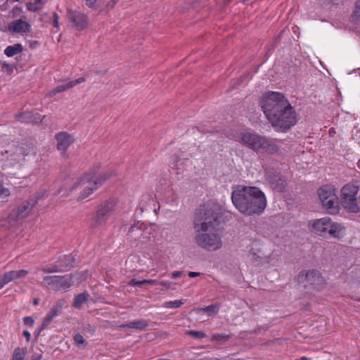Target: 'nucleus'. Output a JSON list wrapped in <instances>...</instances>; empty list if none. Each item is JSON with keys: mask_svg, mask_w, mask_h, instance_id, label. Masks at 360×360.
<instances>
[{"mask_svg": "<svg viewBox=\"0 0 360 360\" xmlns=\"http://www.w3.org/2000/svg\"><path fill=\"white\" fill-rule=\"evenodd\" d=\"M187 334L196 339H202L205 337V333L202 331L190 330Z\"/></svg>", "mask_w": 360, "mask_h": 360, "instance_id": "obj_35", "label": "nucleus"}, {"mask_svg": "<svg viewBox=\"0 0 360 360\" xmlns=\"http://www.w3.org/2000/svg\"><path fill=\"white\" fill-rule=\"evenodd\" d=\"M299 281H307L309 285H313L314 288L321 290L325 285V280L321 273L316 270H309L308 271H301L298 274Z\"/></svg>", "mask_w": 360, "mask_h": 360, "instance_id": "obj_10", "label": "nucleus"}, {"mask_svg": "<svg viewBox=\"0 0 360 360\" xmlns=\"http://www.w3.org/2000/svg\"><path fill=\"white\" fill-rule=\"evenodd\" d=\"M34 305H38L39 304V299H34L33 301Z\"/></svg>", "mask_w": 360, "mask_h": 360, "instance_id": "obj_54", "label": "nucleus"}, {"mask_svg": "<svg viewBox=\"0 0 360 360\" xmlns=\"http://www.w3.org/2000/svg\"><path fill=\"white\" fill-rule=\"evenodd\" d=\"M59 266L54 265L51 267H44L42 269V271L46 274H51V273H55L60 271Z\"/></svg>", "mask_w": 360, "mask_h": 360, "instance_id": "obj_39", "label": "nucleus"}, {"mask_svg": "<svg viewBox=\"0 0 360 360\" xmlns=\"http://www.w3.org/2000/svg\"><path fill=\"white\" fill-rule=\"evenodd\" d=\"M143 223L141 221H136L131 225L127 233V239L131 241L139 242L140 241L142 228Z\"/></svg>", "mask_w": 360, "mask_h": 360, "instance_id": "obj_19", "label": "nucleus"}, {"mask_svg": "<svg viewBox=\"0 0 360 360\" xmlns=\"http://www.w3.org/2000/svg\"><path fill=\"white\" fill-rule=\"evenodd\" d=\"M330 2H334V0H329Z\"/></svg>", "mask_w": 360, "mask_h": 360, "instance_id": "obj_58", "label": "nucleus"}, {"mask_svg": "<svg viewBox=\"0 0 360 360\" xmlns=\"http://www.w3.org/2000/svg\"><path fill=\"white\" fill-rule=\"evenodd\" d=\"M72 277L70 275L46 276L41 285L46 288L59 291L66 290L71 286Z\"/></svg>", "mask_w": 360, "mask_h": 360, "instance_id": "obj_9", "label": "nucleus"}, {"mask_svg": "<svg viewBox=\"0 0 360 360\" xmlns=\"http://www.w3.org/2000/svg\"><path fill=\"white\" fill-rule=\"evenodd\" d=\"M141 232L142 233L139 243H146L150 241L152 237V228L143 224Z\"/></svg>", "mask_w": 360, "mask_h": 360, "instance_id": "obj_27", "label": "nucleus"}, {"mask_svg": "<svg viewBox=\"0 0 360 360\" xmlns=\"http://www.w3.org/2000/svg\"><path fill=\"white\" fill-rule=\"evenodd\" d=\"M230 338L229 335H222V334H214L212 337V340H227Z\"/></svg>", "mask_w": 360, "mask_h": 360, "instance_id": "obj_37", "label": "nucleus"}, {"mask_svg": "<svg viewBox=\"0 0 360 360\" xmlns=\"http://www.w3.org/2000/svg\"><path fill=\"white\" fill-rule=\"evenodd\" d=\"M200 275V273H199V272L190 271L188 273V276L190 278H195V277L199 276Z\"/></svg>", "mask_w": 360, "mask_h": 360, "instance_id": "obj_48", "label": "nucleus"}, {"mask_svg": "<svg viewBox=\"0 0 360 360\" xmlns=\"http://www.w3.org/2000/svg\"><path fill=\"white\" fill-rule=\"evenodd\" d=\"M144 284L156 285L158 281L156 280H143Z\"/></svg>", "mask_w": 360, "mask_h": 360, "instance_id": "obj_46", "label": "nucleus"}, {"mask_svg": "<svg viewBox=\"0 0 360 360\" xmlns=\"http://www.w3.org/2000/svg\"><path fill=\"white\" fill-rule=\"evenodd\" d=\"M231 201L234 207L246 216L259 215L267 205L264 193L256 186H233Z\"/></svg>", "mask_w": 360, "mask_h": 360, "instance_id": "obj_2", "label": "nucleus"}, {"mask_svg": "<svg viewBox=\"0 0 360 360\" xmlns=\"http://www.w3.org/2000/svg\"><path fill=\"white\" fill-rule=\"evenodd\" d=\"M89 295L87 292H82L77 295L73 302V307L79 309L82 304L87 302Z\"/></svg>", "mask_w": 360, "mask_h": 360, "instance_id": "obj_28", "label": "nucleus"}, {"mask_svg": "<svg viewBox=\"0 0 360 360\" xmlns=\"http://www.w3.org/2000/svg\"><path fill=\"white\" fill-rule=\"evenodd\" d=\"M184 304V302L179 300L166 302L163 304V307L175 309L180 307Z\"/></svg>", "mask_w": 360, "mask_h": 360, "instance_id": "obj_33", "label": "nucleus"}, {"mask_svg": "<svg viewBox=\"0 0 360 360\" xmlns=\"http://www.w3.org/2000/svg\"><path fill=\"white\" fill-rule=\"evenodd\" d=\"M26 6L28 11L32 12H37L41 9V8L37 6L36 4H33L31 2L27 3Z\"/></svg>", "mask_w": 360, "mask_h": 360, "instance_id": "obj_40", "label": "nucleus"}, {"mask_svg": "<svg viewBox=\"0 0 360 360\" xmlns=\"http://www.w3.org/2000/svg\"><path fill=\"white\" fill-rule=\"evenodd\" d=\"M74 338V340L75 342V343L77 345H82V344H85L86 345V342L84 340V338H83V336L79 334V333H77L74 335L73 337Z\"/></svg>", "mask_w": 360, "mask_h": 360, "instance_id": "obj_38", "label": "nucleus"}, {"mask_svg": "<svg viewBox=\"0 0 360 360\" xmlns=\"http://www.w3.org/2000/svg\"><path fill=\"white\" fill-rule=\"evenodd\" d=\"M28 274L27 270L20 269L17 271H13V274L15 279L25 278Z\"/></svg>", "mask_w": 360, "mask_h": 360, "instance_id": "obj_36", "label": "nucleus"}, {"mask_svg": "<svg viewBox=\"0 0 360 360\" xmlns=\"http://www.w3.org/2000/svg\"><path fill=\"white\" fill-rule=\"evenodd\" d=\"M300 360H309V359L305 356H302L300 358Z\"/></svg>", "mask_w": 360, "mask_h": 360, "instance_id": "obj_56", "label": "nucleus"}, {"mask_svg": "<svg viewBox=\"0 0 360 360\" xmlns=\"http://www.w3.org/2000/svg\"><path fill=\"white\" fill-rule=\"evenodd\" d=\"M27 353L26 348L16 347L12 356V360H24Z\"/></svg>", "mask_w": 360, "mask_h": 360, "instance_id": "obj_31", "label": "nucleus"}, {"mask_svg": "<svg viewBox=\"0 0 360 360\" xmlns=\"http://www.w3.org/2000/svg\"><path fill=\"white\" fill-rule=\"evenodd\" d=\"M322 206L328 213L336 214L340 211V205L335 188L332 185H324L318 191Z\"/></svg>", "mask_w": 360, "mask_h": 360, "instance_id": "obj_6", "label": "nucleus"}, {"mask_svg": "<svg viewBox=\"0 0 360 360\" xmlns=\"http://www.w3.org/2000/svg\"><path fill=\"white\" fill-rule=\"evenodd\" d=\"M220 209L217 204L207 202L200 205L195 212L193 226L196 232V244L207 250L214 251L221 248L222 240L218 226Z\"/></svg>", "mask_w": 360, "mask_h": 360, "instance_id": "obj_1", "label": "nucleus"}, {"mask_svg": "<svg viewBox=\"0 0 360 360\" xmlns=\"http://www.w3.org/2000/svg\"><path fill=\"white\" fill-rule=\"evenodd\" d=\"M58 20H59V16H58V15L56 13H53V21H52V23H53V25L55 27L58 28V27H59V22H58Z\"/></svg>", "mask_w": 360, "mask_h": 360, "instance_id": "obj_43", "label": "nucleus"}, {"mask_svg": "<svg viewBox=\"0 0 360 360\" xmlns=\"http://www.w3.org/2000/svg\"><path fill=\"white\" fill-rule=\"evenodd\" d=\"M117 3V0L109 1L106 4V8L108 10L112 9V8H114V6L116 5Z\"/></svg>", "mask_w": 360, "mask_h": 360, "instance_id": "obj_44", "label": "nucleus"}, {"mask_svg": "<svg viewBox=\"0 0 360 360\" xmlns=\"http://www.w3.org/2000/svg\"><path fill=\"white\" fill-rule=\"evenodd\" d=\"M144 284V283L142 281H137V285L136 286H141V285Z\"/></svg>", "mask_w": 360, "mask_h": 360, "instance_id": "obj_53", "label": "nucleus"}, {"mask_svg": "<svg viewBox=\"0 0 360 360\" xmlns=\"http://www.w3.org/2000/svg\"><path fill=\"white\" fill-rule=\"evenodd\" d=\"M328 233L330 237L340 239L345 235V227L342 224L331 220Z\"/></svg>", "mask_w": 360, "mask_h": 360, "instance_id": "obj_22", "label": "nucleus"}, {"mask_svg": "<svg viewBox=\"0 0 360 360\" xmlns=\"http://www.w3.org/2000/svg\"><path fill=\"white\" fill-rule=\"evenodd\" d=\"M182 274V272L181 271H174L172 273V277L173 278H177L179 277H180Z\"/></svg>", "mask_w": 360, "mask_h": 360, "instance_id": "obj_45", "label": "nucleus"}, {"mask_svg": "<svg viewBox=\"0 0 360 360\" xmlns=\"http://www.w3.org/2000/svg\"><path fill=\"white\" fill-rule=\"evenodd\" d=\"M206 360H209L208 359H207Z\"/></svg>", "mask_w": 360, "mask_h": 360, "instance_id": "obj_60", "label": "nucleus"}, {"mask_svg": "<svg viewBox=\"0 0 360 360\" xmlns=\"http://www.w3.org/2000/svg\"><path fill=\"white\" fill-rule=\"evenodd\" d=\"M330 222L331 219L326 217L309 221V226L311 232L319 236H323L328 233Z\"/></svg>", "mask_w": 360, "mask_h": 360, "instance_id": "obj_14", "label": "nucleus"}, {"mask_svg": "<svg viewBox=\"0 0 360 360\" xmlns=\"http://www.w3.org/2000/svg\"><path fill=\"white\" fill-rule=\"evenodd\" d=\"M115 206L116 202L114 200H108L101 203L93 218L91 226L96 227L105 224L114 212Z\"/></svg>", "mask_w": 360, "mask_h": 360, "instance_id": "obj_8", "label": "nucleus"}, {"mask_svg": "<svg viewBox=\"0 0 360 360\" xmlns=\"http://www.w3.org/2000/svg\"><path fill=\"white\" fill-rule=\"evenodd\" d=\"M35 1L37 3H39V4H44V0H35Z\"/></svg>", "mask_w": 360, "mask_h": 360, "instance_id": "obj_55", "label": "nucleus"}, {"mask_svg": "<svg viewBox=\"0 0 360 360\" xmlns=\"http://www.w3.org/2000/svg\"><path fill=\"white\" fill-rule=\"evenodd\" d=\"M359 190V187L353 183H348L341 188V205L348 212L358 213L360 211L357 198Z\"/></svg>", "mask_w": 360, "mask_h": 360, "instance_id": "obj_5", "label": "nucleus"}, {"mask_svg": "<svg viewBox=\"0 0 360 360\" xmlns=\"http://www.w3.org/2000/svg\"><path fill=\"white\" fill-rule=\"evenodd\" d=\"M67 17L72 23L73 27L77 30L81 31L87 28L89 25L88 16L77 10L68 9Z\"/></svg>", "mask_w": 360, "mask_h": 360, "instance_id": "obj_13", "label": "nucleus"}, {"mask_svg": "<svg viewBox=\"0 0 360 360\" xmlns=\"http://www.w3.org/2000/svg\"><path fill=\"white\" fill-rule=\"evenodd\" d=\"M359 301L360 302V299L359 300Z\"/></svg>", "mask_w": 360, "mask_h": 360, "instance_id": "obj_59", "label": "nucleus"}, {"mask_svg": "<svg viewBox=\"0 0 360 360\" xmlns=\"http://www.w3.org/2000/svg\"><path fill=\"white\" fill-rule=\"evenodd\" d=\"M219 309V304H214L209 305L203 308H198L197 311L198 312L207 313L209 316L216 315L218 313Z\"/></svg>", "mask_w": 360, "mask_h": 360, "instance_id": "obj_30", "label": "nucleus"}, {"mask_svg": "<svg viewBox=\"0 0 360 360\" xmlns=\"http://www.w3.org/2000/svg\"><path fill=\"white\" fill-rule=\"evenodd\" d=\"M15 280L14 276L13 274V271H10L8 272H6L2 278H1V288L8 283L9 282Z\"/></svg>", "mask_w": 360, "mask_h": 360, "instance_id": "obj_34", "label": "nucleus"}, {"mask_svg": "<svg viewBox=\"0 0 360 360\" xmlns=\"http://www.w3.org/2000/svg\"><path fill=\"white\" fill-rule=\"evenodd\" d=\"M22 334L26 338V340L27 342H29L30 340V338H31V335H30V332L27 330H24Z\"/></svg>", "mask_w": 360, "mask_h": 360, "instance_id": "obj_49", "label": "nucleus"}, {"mask_svg": "<svg viewBox=\"0 0 360 360\" xmlns=\"http://www.w3.org/2000/svg\"><path fill=\"white\" fill-rule=\"evenodd\" d=\"M11 193L8 189L1 188V202L4 201L6 198H8L10 195ZM7 201V200H5Z\"/></svg>", "mask_w": 360, "mask_h": 360, "instance_id": "obj_41", "label": "nucleus"}, {"mask_svg": "<svg viewBox=\"0 0 360 360\" xmlns=\"http://www.w3.org/2000/svg\"><path fill=\"white\" fill-rule=\"evenodd\" d=\"M60 307L56 305L53 307L50 311L46 314V317L44 318L39 330H44L49 323L51 322V321L58 315L59 309Z\"/></svg>", "mask_w": 360, "mask_h": 360, "instance_id": "obj_24", "label": "nucleus"}, {"mask_svg": "<svg viewBox=\"0 0 360 360\" xmlns=\"http://www.w3.org/2000/svg\"><path fill=\"white\" fill-rule=\"evenodd\" d=\"M23 47L21 44H15L12 46H7L4 50V54L8 57H13L17 54L21 53Z\"/></svg>", "mask_w": 360, "mask_h": 360, "instance_id": "obj_26", "label": "nucleus"}, {"mask_svg": "<svg viewBox=\"0 0 360 360\" xmlns=\"http://www.w3.org/2000/svg\"><path fill=\"white\" fill-rule=\"evenodd\" d=\"M153 202L154 200L153 196L149 193H145L141 196L137 209H139L142 213L148 208V207L150 206V204Z\"/></svg>", "mask_w": 360, "mask_h": 360, "instance_id": "obj_25", "label": "nucleus"}, {"mask_svg": "<svg viewBox=\"0 0 360 360\" xmlns=\"http://www.w3.org/2000/svg\"><path fill=\"white\" fill-rule=\"evenodd\" d=\"M85 80H86V79L84 77H79L75 80L68 82L66 84L58 85L56 87H55L53 89H52L49 93V96L50 97H52L58 93L65 91L69 89L72 88L73 86H76L77 84H81V83L85 82Z\"/></svg>", "mask_w": 360, "mask_h": 360, "instance_id": "obj_21", "label": "nucleus"}, {"mask_svg": "<svg viewBox=\"0 0 360 360\" xmlns=\"http://www.w3.org/2000/svg\"><path fill=\"white\" fill-rule=\"evenodd\" d=\"M99 166L94 168L89 173H87L77 184L78 185H85V187L79 197V200H83L91 194L94 191L98 189L103 182L115 176V170H109L104 174H98Z\"/></svg>", "mask_w": 360, "mask_h": 360, "instance_id": "obj_3", "label": "nucleus"}, {"mask_svg": "<svg viewBox=\"0 0 360 360\" xmlns=\"http://www.w3.org/2000/svg\"><path fill=\"white\" fill-rule=\"evenodd\" d=\"M262 136L250 131L241 132L238 136V141L253 151L259 152V146Z\"/></svg>", "mask_w": 360, "mask_h": 360, "instance_id": "obj_11", "label": "nucleus"}, {"mask_svg": "<svg viewBox=\"0 0 360 360\" xmlns=\"http://www.w3.org/2000/svg\"><path fill=\"white\" fill-rule=\"evenodd\" d=\"M129 285L130 286H136L137 285V281L136 279H131L129 283Z\"/></svg>", "mask_w": 360, "mask_h": 360, "instance_id": "obj_52", "label": "nucleus"}, {"mask_svg": "<svg viewBox=\"0 0 360 360\" xmlns=\"http://www.w3.org/2000/svg\"><path fill=\"white\" fill-rule=\"evenodd\" d=\"M39 113L33 114L30 112H24L16 115V118L21 122L38 124L42 122L43 118Z\"/></svg>", "mask_w": 360, "mask_h": 360, "instance_id": "obj_20", "label": "nucleus"}, {"mask_svg": "<svg viewBox=\"0 0 360 360\" xmlns=\"http://www.w3.org/2000/svg\"><path fill=\"white\" fill-rule=\"evenodd\" d=\"M290 104L283 94L276 91L265 93L260 103L262 109L267 119L269 117L274 119V113L288 108Z\"/></svg>", "mask_w": 360, "mask_h": 360, "instance_id": "obj_4", "label": "nucleus"}, {"mask_svg": "<svg viewBox=\"0 0 360 360\" xmlns=\"http://www.w3.org/2000/svg\"><path fill=\"white\" fill-rule=\"evenodd\" d=\"M55 139L57 150L63 158H68V149L75 143V138L66 131H60L55 135Z\"/></svg>", "mask_w": 360, "mask_h": 360, "instance_id": "obj_12", "label": "nucleus"}, {"mask_svg": "<svg viewBox=\"0 0 360 360\" xmlns=\"http://www.w3.org/2000/svg\"><path fill=\"white\" fill-rule=\"evenodd\" d=\"M24 324L28 326H32L34 324V319L31 316H25L23 319Z\"/></svg>", "mask_w": 360, "mask_h": 360, "instance_id": "obj_42", "label": "nucleus"}, {"mask_svg": "<svg viewBox=\"0 0 360 360\" xmlns=\"http://www.w3.org/2000/svg\"><path fill=\"white\" fill-rule=\"evenodd\" d=\"M1 65H3L4 67H6V68L8 69V73L12 72L13 68L11 67H10L8 65L4 63H1Z\"/></svg>", "mask_w": 360, "mask_h": 360, "instance_id": "obj_51", "label": "nucleus"}, {"mask_svg": "<svg viewBox=\"0 0 360 360\" xmlns=\"http://www.w3.org/2000/svg\"><path fill=\"white\" fill-rule=\"evenodd\" d=\"M274 115V119L269 117L268 120L273 127L279 128L282 131L289 129L297 122L296 112L290 104L288 108L278 110Z\"/></svg>", "mask_w": 360, "mask_h": 360, "instance_id": "obj_7", "label": "nucleus"}, {"mask_svg": "<svg viewBox=\"0 0 360 360\" xmlns=\"http://www.w3.org/2000/svg\"><path fill=\"white\" fill-rule=\"evenodd\" d=\"M37 200L30 199L29 200L22 202L16 210H13L9 215V219H23L27 216L31 209L36 205Z\"/></svg>", "mask_w": 360, "mask_h": 360, "instance_id": "obj_16", "label": "nucleus"}, {"mask_svg": "<svg viewBox=\"0 0 360 360\" xmlns=\"http://www.w3.org/2000/svg\"><path fill=\"white\" fill-rule=\"evenodd\" d=\"M8 30L13 33L23 34L31 32L32 26L29 22L22 19H17L9 22Z\"/></svg>", "mask_w": 360, "mask_h": 360, "instance_id": "obj_17", "label": "nucleus"}, {"mask_svg": "<svg viewBox=\"0 0 360 360\" xmlns=\"http://www.w3.org/2000/svg\"><path fill=\"white\" fill-rule=\"evenodd\" d=\"M351 20L356 25H360V0L355 2L351 15Z\"/></svg>", "mask_w": 360, "mask_h": 360, "instance_id": "obj_29", "label": "nucleus"}, {"mask_svg": "<svg viewBox=\"0 0 360 360\" xmlns=\"http://www.w3.org/2000/svg\"><path fill=\"white\" fill-rule=\"evenodd\" d=\"M231 0H224V3L227 4L229 2H230Z\"/></svg>", "mask_w": 360, "mask_h": 360, "instance_id": "obj_57", "label": "nucleus"}, {"mask_svg": "<svg viewBox=\"0 0 360 360\" xmlns=\"http://www.w3.org/2000/svg\"><path fill=\"white\" fill-rule=\"evenodd\" d=\"M281 143V140L271 139L262 136L259 146V152L266 153L269 155L276 154L278 152L279 143Z\"/></svg>", "mask_w": 360, "mask_h": 360, "instance_id": "obj_15", "label": "nucleus"}, {"mask_svg": "<svg viewBox=\"0 0 360 360\" xmlns=\"http://www.w3.org/2000/svg\"><path fill=\"white\" fill-rule=\"evenodd\" d=\"M149 324L145 319L135 320L123 323L120 326L121 328H134L139 330H145L148 327Z\"/></svg>", "mask_w": 360, "mask_h": 360, "instance_id": "obj_23", "label": "nucleus"}, {"mask_svg": "<svg viewBox=\"0 0 360 360\" xmlns=\"http://www.w3.org/2000/svg\"><path fill=\"white\" fill-rule=\"evenodd\" d=\"M158 284L163 286L166 289H169L170 288V285H171L170 283H167V282H165V281H162V282H159V283L158 282Z\"/></svg>", "mask_w": 360, "mask_h": 360, "instance_id": "obj_47", "label": "nucleus"}, {"mask_svg": "<svg viewBox=\"0 0 360 360\" xmlns=\"http://www.w3.org/2000/svg\"><path fill=\"white\" fill-rule=\"evenodd\" d=\"M30 153V150L24 148L23 147H16L14 153L11 155L9 160H6L3 165V168L5 169L9 166H13L19 163L22 160L25 156Z\"/></svg>", "mask_w": 360, "mask_h": 360, "instance_id": "obj_18", "label": "nucleus"}, {"mask_svg": "<svg viewBox=\"0 0 360 360\" xmlns=\"http://www.w3.org/2000/svg\"><path fill=\"white\" fill-rule=\"evenodd\" d=\"M75 262L74 258L70 255H65L61 259V263L59 264V267L69 269L72 266Z\"/></svg>", "mask_w": 360, "mask_h": 360, "instance_id": "obj_32", "label": "nucleus"}, {"mask_svg": "<svg viewBox=\"0 0 360 360\" xmlns=\"http://www.w3.org/2000/svg\"><path fill=\"white\" fill-rule=\"evenodd\" d=\"M42 358V355L41 354H37L32 356L31 360H41Z\"/></svg>", "mask_w": 360, "mask_h": 360, "instance_id": "obj_50", "label": "nucleus"}]
</instances>
